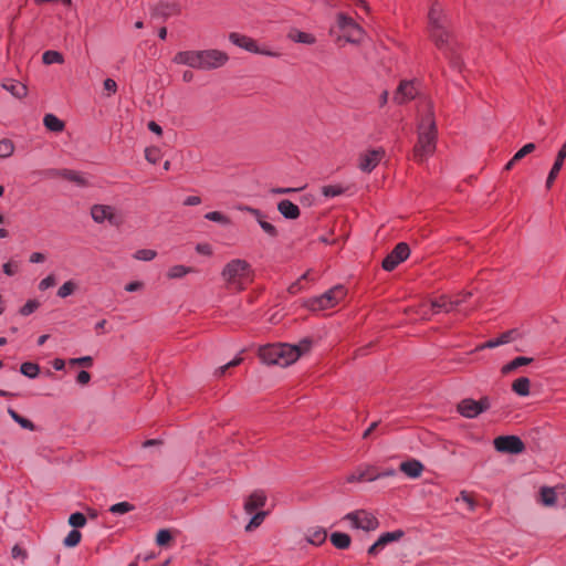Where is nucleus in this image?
<instances>
[{
  "mask_svg": "<svg viewBox=\"0 0 566 566\" xmlns=\"http://www.w3.org/2000/svg\"><path fill=\"white\" fill-rule=\"evenodd\" d=\"M191 272H193L192 268L185 265H174L169 269L167 275L169 279H181Z\"/></svg>",
  "mask_w": 566,
  "mask_h": 566,
  "instance_id": "e433bc0d",
  "label": "nucleus"
},
{
  "mask_svg": "<svg viewBox=\"0 0 566 566\" xmlns=\"http://www.w3.org/2000/svg\"><path fill=\"white\" fill-rule=\"evenodd\" d=\"M143 287V283L139 281H134L128 284H126L125 290L127 292H136Z\"/></svg>",
  "mask_w": 566,
  "mask_h": 566,
  "instance_id": "338daca9",
  "label": "nucleus"
},
{
  "mask_svg": "<svg viewBox=\"0 0 566 566\" xmlns=\"http://www.w3.org/2000/svg\"><path fill=\"white\" fill-rule=\"evenodd\" d=\"M196 250L200 254L210 255L211 254V247L207 243H200L197 244Z\"/></svg>",
  "mask_w": 566,
  "mask_h": 566,
  "instance_id": "e2e57ef3",
  "label": "nucleus"
},
{
  "mask_svg": "<svg viewBox=\"0 0 566 566\" xmlns=\"http://www.w3.org/2000/svg\"><path fill=\"white\" fill-rule=\"evenodd\" d=\"M516 336H517V331L516 329H510V331H506V332L502 333L496 338H492V339L486 340L484 344H482L480 346V348L481 349H484V348H495V347H499L501 345H504V344H507V343L514 340Z\"/></svg>",
  "mask_w": 566,
  "mask_h": 566,
  "instance_id": "412c9836",
  "label": "nucleus"
},
{
  "mask_svg": "<svg viewBox=\"0 0 566 566\" xmlns=\"http://www.w3.org/2000/svg\"><path fill=\"white\" fill-rule=\"evenodd\" d=\"M418 90L415 81L403 80L397 87L394 101L398 104H405L416 97Z\"/></svg>",
  "mask_w": 566,
  "mask_h": 566,
  "instance_id": "ddd939ff",
  "label": "nucleus"
},
{
  "mask_svg": "<svg viewBox=\"0 0 566 566\" xmlns=\"http://www.w3.org/2000/svg\"><path fill=\"white\" fill-rule=\"evenodd\" d=\"M229 41L248 52L254 53L259 51V45L255 40L252 38L238 33V32H231L229 34Z\"/></svg>",
  "mask_w": 566,
  "mask_h": 566,
  "instance_id": "2eb2a0df",
  "label": "nucleus"
},
{
  "mask_svg": "<svg viewBox=\"0 0 566 566\" xmlns=\"http://www.w3.org/2000/svg\"><path fill=\"white\" fill-rule=\"evenodd\" d=\"M8 413L10 415V417L17 422L19 423L23 429H28V430H31L33 431L35 429V426L34 423L22 417L21 415H19L14 409L12 408H9L8 409Z\"/></svg>",
  "mask_w": 566,
  "mask_h": 566,
  "instance_id": "72a5a7b5",
  "label": "nucleus"
},
{
  "mask_svg": "<svg viewBox=\"0 0 566 566\" xmlns=\"http://www.w3.org/2000/svg\"><path fill=\"white\" fill-rule=\"evenodd\" d=\"M313 340L311 338H303L300 340V343L295 346H290V348H295L298 353V357L303 355L304 353L308 352L312 347Z\"/></svg>",
  "mask_w": 566,
  "mask_h": 566,
  "instance_id": "09e8293b",
  "label": "nucleus"
},
{
  "mask_svg": "<svg viewBox=\"0 0 566 566\" xmlns=\"http://www.w3.org/2000/svg\"><path fill=\"white\" fill-rule=\"evenodd\" d=\"M531 381L527 377H520L515 379L512 384V390L521 397H526L530 395Z\"/></svg>",
  "mask_w": 566,
  "mask_h": 566,
  "instance_id": "cd10ccee",
  "label": "nucleus"
},
{
  "mask_svg": "<svg viewBox=\"0 0 566 566\" xmlns=\"http://www.w3.org/2000/svg\"><path fill=\"white\" fill-rule=\"evenodd\" d=\"M91 216L96 223L107 221L112 226H119L123 221L122 217L116 213L115 208L108 205L92 206Z\"/></svg>",
  "mask_w": 566,
  "mask_h": 566,
  "instance_id": "1a4fd4ad",
  "label": "nucleus"
},
{
  "mask_svg": "<svg viewBox=\"0 0 566 566\" xmlns=\"http://www.w3.org/2000/svg\"><path fill=\"white\" fill-rule=\"evenodd\" d=\"M20 373L30 379H34L40 374V366L35 363L25 361L20 366Z\"/></svg>",
  "mask_w": 566,
  "mask_h": 566,
  "instance_id": "473e14b6",
  "label": "nucleus"
},
{
  "mask_svg": "<svg viewBox=\"0 0 566 566\" xmlns=\"http://www.w3.org/2000/svg\"><path fill=\"white\" fill-rule=\"evenodd\" d=\"M539 500L544 505L551 506L556 502V493L552 488L544 486L541 489Z\"/></svg>",
  "mask_w": 566,
  "mask_h": 566,
  "instance_id": "f704fd0d",
  "label": "nucleus"
},
{
  "mask_svg": "<svg viewBox=\"0 0 566 566\" xmlns=\"http://www.w3.org/2000/svg\"><path fill=\"white\" fill-rule=\"evenodd\" d=\"M77 289V283L73 280L66 281L63 285L57 290V296L61 298H65L72 295Z\"/></svg>",
  "mask_w": 566,
  "mask_h": 566,
  "instance_id": "58836bf2",
  "label": "nucleus"
},
{
  "mask_svg": "<svg viewBox=\"0 0 566 566\" xmlns=\"http://www.w3.org/2000/svg\"><path fill=\"white\" fill-rule=\"evenodd\" d=\"M69 363L72 366L83 365L85 367H91L93 365V358L91 356H83L78 358H71Z\"/></svg>",
  "mask_w": 566,
  "mask_h": 566,
  "instance_id": "5fc2aeb1",
  "label": "nucleus"
},
{
  "mask_svg": "<svg viewBox=\"0 0 566 566\" xmlns=\"http://www.w3.org/2000/svg\"><path fill=\"white\" fill-rule=\"evenodd\" d=\"M410 248L407 243H398L394 250L384 259L382 269L386 271L395 270L401 262L408 259Z\"/></svg>",
  "mask_w": 566,
  "mask_h": 566,
  "instance_id": "9b49d317",
  "label": "nucleus"
},
{
  "mask_svg": "<svg viewBox=\"0 0 566 566\" xmlns=\"http://www.w3.org/2000/svg\"><path fill=\"white\" fill-rule=\"evenodd\" d=\"M400 471L410 479H417L423 472V464L416 459H410L400 463Z\"/></svg>",
  "mask_w": 566,
  "mask_h": 566,
  "instance_id": "a211bd4d",
  "label": "nucleus"
},
{
  "mask_svg": "<svg viewBox=\"0 0 566 566\" xmlns=\"http://www.w3.org/2000/svg\"><path fill=\"white\" fill-rule=\"evenodd\" d=\"M277 210L286 219L294 220L300 217V208L287 199L281 200L277 203Z\"/></svg>",
  "mask_w": 566,
  "mask_h": 566,
  "instance_id": "5701e85b",
  "label": "nucleus"
},
{
  "mask_svg": "<svg viewBox=\"0 0 566 566\" xmlns=\"http://www.w3.org/2000/svg\"><path fill=\"white\" fill-rule=\"evenodd\" d=\"M290 38L295 42L305 43V44H312L315 41V39L312 34L302 32V31L291 32Z\"/></svg>",
  "mask_w": 566,
  "mask_h": 566,
  "instance_id": "a19ab883",
  "label": "nucleus"
},
{
  "mask_svg": "<svg viewBox=\"0 0 566 566\" xmlns=\"http://www.w3.org/2000/svg\"><path fill=\"white\" fill-rule=\"evenodd\" d=\"M476 401L479 408H481V413L486 411L491 407L489 397H482L480 400Z\"/></svg>",
  "mask_w": 566,
  "mask_h": 566,
  "instance_id": "69168bd1",
  "label": "nucleus"
},
{
  "mask_svg": "<svg viewBox=\"0 0 566 566\" xmlns=\"http://www.w3.org/2000/svg\"><path fill=\"white\" fill-rule=\"evenodd\" d=\"M43 124L46 129L60 133L64 129V123L53 114H46L43 118Z\"/></svg>",
  "mask_w": 566,
  "mask_h": 566,
  "instance_id": "c756f323",
  "label": "nucleus"
},
{
  "mask_svg": "<svg viewBox=\"0 0 566 566\" xmlns=\"http://www.w3.org/2000/svg\"><path fill=\"white\" fill-rule=\"evenodd\" d=\"M245 210L248 212H250L255 218V220L258 221L259 224H260V220H264V214L261 210L251 208V207H247Z\"/></svg>",
  "mask_w": 566,
  "mask_h": 566,
  "instance_id": "680f3d73",
  "label": "nucleus"
},
{
  "mask_svg": "<svg viewBox=\"0 0 566 566\" xmlns=\"http://www.w3.org/2000/svg\"><path fill=\"white\" fill-rule=\"evenodd\" d=\"M55 283H56V281H55L54 275L50 274V275H48L46 277H44V279L39 283V289H40L41 291H44V290H48V289H50V287L54 286V285H55Z\"/></svg>",
  "mask_w": 566,
  "mask_h": 566,
  "instance_id": "4d7b16f0",
  "label": "nucleus"
},
{
  "mask_svg": "<svg viewBox=\"0 0 566 566\" xmlns=\"http://www.w3.org/2000/svg\"><path fill=\"white\" fill-rule=\"evenodd\" d=\"M327 533L322 527H315L307 531L306 538L313 545H321L326 541Z\"/></svg>",
  "mask_w": 566,
  "mask_h": 566,
  "instance_id": "c85d7f7f",
  "label": "nucleus"
},
{
  "mask_svg": "<svg viewBox=\"0 0 566 566\" xmlns=\"http://www.w3.org/2000/svg\"><path fill=\"white\" fill-rule=\"evenodd\" d=\"M266 512L264 511H261V512H258L255 513L252 518L250 520V522L247 524L245 526V531L247 532H252L253 530H255L256 527H259L262 522L264 521L265 516H266Z\"/></svg>",
  "mask_w": 566,
  "mask_h": 566,
  "instance_id": "79ce46f5",
  "label": "nucleus"
},
{
  "mask_svg": "<svg viewBox=\"0 0 566 566\" xmlns=\"http://www.w3.org/2000/svg\"><path fill=\"white\" fill-rule=\"evenodd\" d=\"M345 518L349 520L355 528H361L367 532L374 531L379 526L378 520L364 510L350 512Z\"/></svg>",
  "mask_w": 566,
  "mask_h": 566,
  "instance_id": "9d476101",
  "label": "nucleus"
},
{
  "mask_svg": "<svg viewBox=\"0 0 566 566\" xmlns=\"http://www.w3.org/2000/svg\"><path fill=\"white\" fill-rule=\"evenodd\" d=\"M437 125L431 109L421 118L418 125V140L413 147V159L423 163L436 150Z\"/></svg>",
  "mask_w": 566,
  "mask_h": 566,
  "instance_id": "7ed1b4c3",
  "label": "nucleus"
},
{
  "mask_svg": "<svg viewBox=\"0 0 566 566\" xmlns=\"http://www.w3.org/2000/svg\"><path fill=\"white\" fill-rule=\"evenodd\" d=\"M63 61H64L63 55L57 51L49 50L42 54V62L46 65H51V64H55V63L60 64V63H63Z\"/></svg>",
  "mask_w": 566,
  "mask_h": 566,
  "instance_id": "c9c22d12",
  "label": "nucleus"
},
{
  "mask_svg": "<svg viewBox=\"0 0 566 566\" xmlns=\"http://www.w3.org/2000/svg\"><path fill=\"white\" fill-rule=\"evenodd\" d=\"M91 380V375L86 370H81L76 376V382L78 385H86Z\"/></svg>",
  "mask_w": 566,
  "mask_h": 566,
  "instance_id": "13d9d810",
  "label": "nucleus"
},
{
  "mask_svg": "<svg viewBox=\"0 0 566 566\" xmlns=\"http://www.w3.org/2000/svg\"><path fill=\"white\" fill-rule=\"evenodd\" d=\"M181 12L180 4L177 2H160L154 9V15L167 19Z\"/></svg>",
  "mask_w": 566,
  "mask_h": 566,
  "instance_id": "6ab92c4d",
  "label": "nucleus"
},
{
  "mask_svg": "<svg viewBox=\"0 0 566 566\" xmlns=\"http://www.w3.org/2000/svg\"><path fill=\"white\" fill-rule=\"evenodd\" d=\"M18 262L10 261L2 265V271L8 276H13L18 272Z\"/></svg>",
  "mask_w": 566,
  "mask_h": 566,
  "instance_id": "6e6d98bb",
  "label": "nucleus"
},
{
  "mask_svg": "<svg viewBox=\"0 0 566 566\" xmlns=\"http://www.w3.org/2000/svg\"><path fill=\"white\" fill-rule=\"evenodd\" d=\"M403 535V531L396 530L394 532H386L381 534L377 541L385 548L388 544L399 541Z\"/></svg>",
  "mask_w": 566,
  "mask_h": 566,
  "instance_id": "2f4dec72",
  "label": "nucleus"
},
{
  "mask_svg": "<svg viewBox=\"0 0 566 566\" xmlns=\"http://www.w3.org/2000/svg\"><path fill=\"white\" fill-rule=\"evenodd\" d=\"M332 544L338 549H346L350 545V536L346 533L335 532L331 535Z\"/></svg>",
  "mask_w": 566,
  "mask_h": 566,
  "instance_id": "7c9ffc66",
  "label": "nucleus"
},
{
  "mask_svg": "<svg viewBox=\"0 0 566 566\" xmlns=\"http://www.w3.org/2000/svg\"><path fill=\"white\" fill-rule=\"evenodd\" d=\"M81 538H82L81 532L77 530H72L69 532L66 537L63 539V544L66 547H75L81 542Z\"/></svg>",
  "mask_w": 566,
  "mask_h": 566,
  "instance_id": "37998d69",
  "label": "nucleus"
},
{
  "mask_svg": "<svg viewBox=\"0 0 566 566\" xmlns=\"http://www.w3.org/2000/svg\"><path fill=\"white\" fill-rule=\"evenodd\" d=\"M536 146L533 143H528L524 145L520 150L515 153V155L512 157V159L505 165V170H511L514 165L523 159L526 155L533 153L535 150Z\"/></svg>",
  "mask_w": 566,
  "mask_h": 566,
  "instance_id": "bb28decb",
  "label": "nucleus"
},
{
  "mask_svg": "<svg viewBox=\"0 0 566 566\" xmlns=\"http://www.w3.org/2000/svg\"><path fill=\"white\" fill-rule=\"evenodd\" d=\"M51 176L61 177L69 181L76 184L77 186H86V180L81 176L80 172L71 169H54L50 172Z\"/></svg>",
  "mask_w": 566,
  "mask_h": 566,
  "instance_id": "4be33fe9",
  "label": "nucleus"
},
{
  "mask_svg": "<svg viewBox=\"0 0 566 566\" xmlns=\"http://www.w3.org/2000/svg\"><path fill=\"white\" fill-rule=\"evenodd\" d=\"M384 547L376 541L369 548L368 554L371 556H376L379 552H381Z\"/></svg>",
  "mask_w": 566,
  "mask_h": 566,
  "instance_id": "774afa93",
  "label": "nucleus"
},
{
  "mask_svg": "<svg viewBox=\"0 0 566 566\" xmlns=\"http://www.w3.org/2000/svg\"><path fill=\"white\" fill-rule=\"evenodd\" d=\"M259 357L266 365L285 367L298 358V353L286 344H271L260 347Z\"/></svg>",
  "mask_w": 566,
  "mask_h": 566,
  "instance_id": "20e7f679",
  "label": "nucleus"
},
{
  "mask_svg": "<svg viewBox=\"0 0 566 566\" xmlns=\"http://www.w3.org/2000/svg\"><path fill=\"white\" fill-rule=\"evenodd\" d=\"M266 502V496L262 491L253 492L244 502V510L248 514L263 507Z\"/></svg>",
  "mask_w": 566,
  "mask_h": 566,
  "instance_id": "aec40b11",
  "label": "nucleus"
},
{
  "mask_svg": "<svg viewBox=\"0 0 566 566\" xmlns=\"http://www.w3.org/2000/svg\"><path fill=\"white\" fill-rule=\"evenodd\" d=\"M346 293L345 286L337 284L322 295L311 300V308L318 311L334 307L346 296Z\"/></svg>",
  "mask_w": 566,
  "mask_h": 566,
  "instance_id": "423d86ee",
  "label": "nucleus"
},
{
  "mask_svg": "<svg viewBox=\"0 0 566 566\" xmlns=\"http://www.w3.org/2000/svg\"><path fill=\"white\" fill-rule=\"evenodd\" d=\"M250 265L247 261L235 259L230 261L222 270V277L228 285L235 289H243V280L249 274Z\"/></svg>",
  "mask_w": 566,
  "mask_h": 566,
  "instance_id": "39448f33",
  "label": "nucleus"
},
{
  "mask_svg": "<svg viewBox=\"0 0 566 566\" xmlns=\"http://www.w3.org/2000/svg\"><path fill=\"white\" fill-rule=\"evenodd\" d=\"M532 361H533L532 357H525V356L515 357L513 360H511L510 363L505 364L501 368V373L503 375H509L512 371L516 370L517 368H520L522 366H526V365L531 364Z\"/></svg>",
  "mask_w": 566,
  "mask_h": 566,
  "instance_id": "a878e982",
  "label": "nucleus"
},
{
  "mask_svg": "<svg viewBox=\"0 0 566 566\" xmlns=\"http://www.w3.org/2000/svg\"><path fill=\"white\" fill-rule=\"evenodd\" d=\"M229 60L226 52L210 49L201 51L178 52L174 62L198 70H213L223 66Z\"/></svg>",
  "mask_w": 566,
  "mask_h": 566,
  "instance_id": "f03ea898",
  "label": "nucleus"
},
{
  "mask_svg": "<svg viewBox=\"0 0 566 566\" xmlns=\"http://www.w3.org/2000/svg\"><path fill=\"white\" fill-rule=\"evenodd\" d=\"M337 25L347 42L359 43L363 40L365 34L363 28L349 15L338 13Z\"/></svg>",
  "mask_w": 566,
  "mask_h": 566,
  "instance_id": "0eeeda50",
  "label": "nucleus"
},
{
  "mask_svg": "<svg viewBox=\"0 0 566 566\" xmlns=\"http://www.w3.org/2000/svg\"><path fill=\"white\" fill-rule=\"evenodd\" d=\"M104 90L108 92V94H113L116 92L117 90V84L114 80L112 78H106L104 81Z\"/></svg>",
  "mask_w": 566,
  "mask_h": 566,
  "instance_id": "bf43d9fd",
  "label": "nucleus"
},
{
  "mask_svg": "<svg viewBox=\"0 0 566 566\" xmlns=\"http://www.w3.org/2000/svg\"><path fill=\"white\" fill-rule=\"evenodd\" d=\"M343 192H344V189L340 186L329 185V186L323 187V195L325 197L333 198V197L342 195Z\"/></svg>",
  "mask_w": 566,
  "mask_h": 566,
  "instance_id": "8fccbe9b",
  "label": "nucleus"
},
{
  "mask_svg": "<svg viewBox=\"0 0 566 566\" xmlns=\"http://www.w3.org/2000/svg\"><path fill=\"white\" fill-rule=\"evenodd\" d=\"M566 156H564V151H558L557 153V156H556V159L553 164V167L547 176V179H546V188H551L552 185L554 184L555 179L557 178L563 165H564V160H565Z\"/></svg>",
  "mask_w": 566,
  "mask_h": 566,
  "instance_id": "b1692460",
  "label": "nucleus"
},
{
  "mask_svg": "<svg viewBox=\"0 0 566 566\" xmlns=\"http://www.w3.org/2000/svg\"><path fill=\"white\" fill-rule=\"evenodd\" d=\"M308 275H310V273L306 272L296 282L291 284L290 287H289V292L292 293V294H296L297 292H300L304 287L303 286V281L307 280Z\"/></svg>",
  "mask_w": 566,
  "mask_h": 566,
  "instance_id": "603ef678",
  "label": "nucleus"
},
{
  "mask_svg": "<svg viewBox=\"0 0 566 566\" xmlns=\"http://www.w3.org/2000/svg\"><path fill=\"white\" fill-rule=\"evenodd\" d=\"M205 218L209 221L218 222L221 224H229L230 220L223 213L219 211H211L205 214Z\"/></svg>",
  "mask_w": 566,
  "mask_h": 566,
  "instance_id": "de8ad7c7",
  "label": "nucleus"
},
{
  "mask_svg": "<svg viewBox=\"0 0 566 566\" xmlns=\"http://www.w3.org/2000/svg\"><path fill=\"white\" fill-rule=\"evenodd\" d=\"M156 255L157 252L155 250L140 249L135 252L134 258L140 261H151L156 258Z\"/></svg>",
  "mask_w": 566,
  "mask_h": 566,
  "instance_id": "49530a36",
  "label": "nucleus"
},
{
  "mask_svg": "<svg viewBox=\"0 0 566 566\" xmlns=\"http://www.w3.org/2000/svg\"><path fill=\"white\" fill-rule=\"evenodd\" d=\"M458 411L461 416L473 419L481 415V408L478 406V401L471 398L461 400L458 405Z\"/></svg>",
  "mask_w": 566,
  "mask_h": 566,
  "instance_id": "f3484780",
  "label": "nucleus"
},
{
  "mask_svg": "<svg viewBox=\"0 0 566 566\" xmlns=\"http://www.w3.org/2000/svg\"><path fill=\"white\" fill-rule=\"evenodd\" d=\"M14 151V144L11 139L3 138L0 140V158H8Z\"/></svg>",
  "mask_w": 566,
  "mask_h": 566,
  "instance_id": "ea45409f",
  "label": "nucleus"
},
{
  "mask_svg": "<svg viewBox=\"0 0 566 566\" xmlns=\"http://www.w3.org/2000/svg\"><path fill=\"white\" fill-rule=\"evenodd\" d=\"M2 87L6 91L10 92L17 98H22L28 94L27 86L18 81H13V80L6 81L2 84Z\"/></svg>",
  "mask_w": 566,
  "mask_h": 566,
  "instance_id": "393cba45",
  "label": "nucleus"
},
{
  "mask_svg": "<svg viewBox=\"0 0 566 566\" xmlns=\"http://www.w3.org/2000/svg\"><path fill=\"white\" fill-rule=\"evenodd\" d=\"M135 510V506L129 503V502H119V503H116V504H113L108 511L112 513V514H115V515H124L128 512H132Z\"/></svg>",
  "mask_w": 566,
  "mask_h": 566,
  "instance_id": "4c0bfd02",
  "label": "nucleus"
},
{
  "mask_svg": "<svg viewBox=\"0 0 566 566\" xmlns=\"http://www.w3.org/2000/svg\"><path fill=\"white\" fill-rule=\"evenodd\" d=\"M384 156L382 148L370 149L360 155L358 167L361 171L369 174L378 166Z\"/></svg>",
  "mask_w": 566,
  "mask_h": 566,
  "instance_id": "f8f14e48",
  "label": "nucleus"
},
{
  "mask_svg": "<svg viewBox=\"0 0 566 566\" xmlns=\"http://www.w3.org/2000/svg\"><path fill=\"white\" fill-rule=\"evenodd\" d=\"M260 227L268 235H270L272 238L277 237V230L272 223H270L265 220H260Z\"/></svg>",
  "mask_w": 566,
  "mask_h": 566,
  "instance_id": "864d4df0",
  "label": "nucleus"
},
{
  "mask_svg": "<svg viewBox=\"0 0 566 566\" xmlns=\"http://www.w3.org/2000/svg\"><path fill=\"white\" fill-rule=\"evenodd\" d=\"M69 524L75 528L84 527L86 524V517L81 512L72 513L69 517Z\"/></svg>",
  "mask_w": 566,
  "mask_h": 566,
  "instance_id": "c03bdc74",
  "label": "nucleus"
},
{
  "mask_svg": "<svg viewBox=\"0 0 566 566\" xmlns=\"http://www.w3.org/2000/svg\"><path fill=\"white\" fill-rule=\"evenodd\" d=\"M145 157L149 163L156 164L158 160V151L156 149H146Z\"/></svg>",
  "mask_w": 566,
  "mask_h": 566,
  "instance_id": "052dcab7",
  "label": "nucleus"
},
{
  "mask_svg": "<svg viewBox=\"0 0 566 566\" xmlns=\"http://www.w3.org/2000/svg\"><path fill=\"white\" fill-rule=\"evenodd\" d=\"M379 479V475H377V469L373 465H367L365 468H357L353 473L347 475L346 482L347 483H355V482H364V481H376Z\"/></svg>",
  "mask_w": 566,
  "mask_h": 566,
  "instance_id": "4468645a",
  "label": "nucleus"
},
{
  "mask_svg": "<svg viewBox=\"0 0 566 566\" xmlns=\"http://www.w3.org/2000/svg\"><path fill=\"white\" fill-rule=\"evenodd\" d=\"M428 30L436 46L449 59L453 69L461 70L459 44L451 31V21L440 3L433 2L428 13Z\"/></svg>",
  "mask_w": 566,
  "mask_h": 566,
  "instance_id": "f257e3e1",
  "label": "nucleus"
},
{
  "mask_svg": "<svg viewBox=\"0 0 566 566\" xmlns=\"http://www.w3.org/2000/svg\"><path fill=\"white\" fill-rule=\"evenodd\" d=\"M201 203V198L198 196H189L185 199V206H198Z\"/></svg>",
  "mask_w": 566,
  "mask_h": 566,
  "instance_id": "0e129e2a",
  "label": "nucleus"
},
{
  "mask_svg": "<svg viewBox=\"0 0 566 566\" xmlns=\"http://www.w3.org/2000/svg\"><path fill=\"white\" fill-rule=\"evenodd\" d=\"M497 452L518 454L525 450V444L517 436H500L493 441Z\"/></svg>",
  "mask_w": 566,
  "mask_h": 566,
  "instance_id": "6e6552de",
  "label": "nucleus"
},
{
  "mask_svg": "<svg viewBox=\"0 0 566 566\" xmlns=\"http://www.w3.org/2000/svg\"><path fill=\"white\" fill-rule=\"evenodd\" d=\"M460 301H452L451 296L441 295L431 302V310L433 314L441 312H452L459 306Z\"/></svg>",
  "mask_w": 566,
  "mask_h": 566,
  "instance_id": "dca6fc26",
  "label": "nucleus"
},
{
  "mask_svg": "<svg viewBox=\"0 0 566 566\" xmlns=\"http://www.w3.org/2000/svg\"><path fill=\"white\" fill-rule=\"evenodd\" d=\"M172 539L171 532L167 528H161L156 535V543L158 546H166Z\"/></svg>",
  "mask_w": 566,
  "mask_h": 566,
  "instance_id": "a18cd8bd",
  "label": "nucleus"
},
{
  "mask_svg": "<svg viewBox=\"0 0 566 566\" xmlns=\"http://www.w3.org/2000/svg\"><path fill=\"white\" fill-rule=\"evenodd\" d=\"M38 306L39 303L36 301L30 300L20 308V313L23 316H28L32 314L38 308Z\"/></svg>",
  "mask_w": 566,
  "mask_h": 566,
  "instance_id": "3c124183",
  "label": "nucleus"
}]
</instances>
